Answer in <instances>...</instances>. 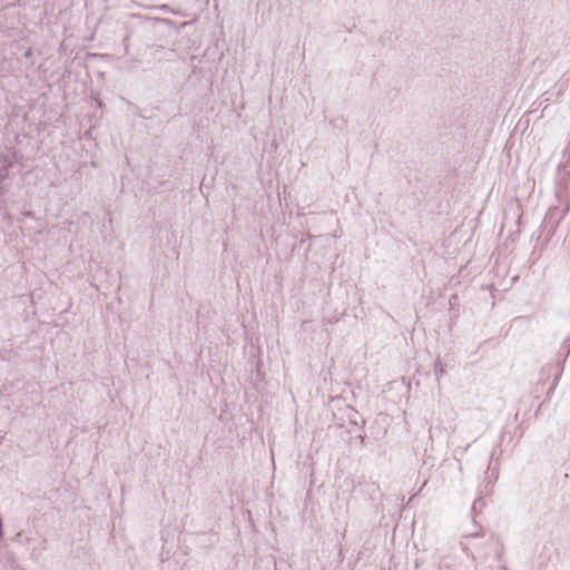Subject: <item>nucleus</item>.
<instances>
[{"label": "nucleus", "mask_w": 570, "mask_h": 570, "mask_svg": "<svg viewBox=\"0 0 570 570\" xmlns=\"http://www.w3.org/2000/svg\"><path fill=\"white\" fill-rule=\"evenodd\" d=\"M479 537H483V531L482 529H480L479 531H475V532H472L468 535H465V539H471V538H479Z\"/></svg>", "instance_id": "nucleus-5"}, {"label": "nucleus", "mask_w": 570, "mask_h": 570, "mask_svg": "<svg viewBox=\"0 0 570 570\" xmlns=\"http://www.w3.org/2000/svg\"><path fill=\"white\" fill-rule=\"evenodd\" d=\"M444 373H445V370L443 367V364L438 358L434 364V374H435L436 380L439 381L441 379V376L444 375Z\"/></svg>", "instance_id": "nucleus-4"}, {"label": "nucleus", "mask_w": 570, "mask_h": 570, "mask_svg": "<svg viewBox=\"0 0 570 570\" xmlns=\"http://www.w3.org/2000/svg\"><path fill=\"white\" fill-rule=\"evenodd\" d=\"M2 165L0 167V181L8 177V168L11 166V161L7 156H1Z\"/></svg>", "instance_id": "nucleus-2"}, {"label": "nucleus", "mask_w": 570, "mask_h": 570, "mask_svg": "<svg viewBox=\"0 0 570 570\" xmlns=\"http://www.w3.org/2000/svg\"><path fill=\"white\" fill-rule=\"evenodd\" d=\"M129 42H130V35H126L125 38L122 39V43H124V47H125V51L127 52L128 49H129Z\"/></svg>", "instance_id": "nucleus-6"}, {"label": "nucleus", "mask_w": 570, "mask_h": 570, "mask_svg": "<svg viewBox=\"0 0 570 570\" xmlns=\"http://www.w3.org/2000/svg\"><path fill=\"white\" fill-rule=\"evenodd\" d=\"M568 210H569V206H567L563 209H559L558 207L550 208L546 216L547 224H549L550 220L556 218V222L552 226V229L554 230V228L557 227L559 222L567 215Z\"/></svg>", "instance_id": "nucleus-1"}, {"label": "nucleus", "mask_w": 570, "mask_h": 570, "mask_svg": "<svg viewBox=\"0 0 570 570\" xmlns=\"http://www.w3.org/2000/svg\"><path fill=\"white\" fill-rule=\"evenodd\" d=\"M561 350H564L566 356L569 355V353H570V343H568V340H566L563 342V345H562Z\"/></svg>", "instance_id": "nucleus-7"}, {"label": "nucleus", "mask_w": 570, "mask_h": 570, "mask_svg": "<svg viewBox=\"0 0 570 570\" xmlns=\"http://www.w3.org/2000/svg\"><path fill=\"white\" fill-rule=\"evenodd\" d=\"M485 505V501L482 497L478 498L476 500H474L473 504H472V514H473V522H475V517L476 514L481 511V509Z\"/></svg>", "instance_id": "nucleus-3"}]
</instances>
